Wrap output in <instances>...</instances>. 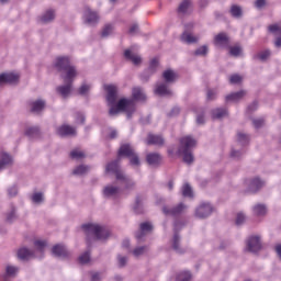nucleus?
Returning a JSON list of instances; mask_svg holds the SVG:
<instances>
[{
	"mask_svg": "<svg viewBox=\"0 0 281 281\" xmlns=\"http://www.w3.org/2000/svg\"><path fill=\"white\" fill-rule=\"evenodd\" d=\"M81 229L86 235L88 250L79 257V262L80 265H87L91 261V245H93V240H106L111 236V231L106 226L93 223L82 224Z\"/></svg>",
	"mask_w": 281,
	"mask_h": 281,
	"instance_id": "1",
	"label": "nucleus"
},
{
	"mask_svg": "<svg viewBox=\"0 0 281 281\" xmlns=\"http://www.w3.org/2000/svg\"><path fill=\"white\" fill-rule=\"evenodd\" d=\"M194 148H196V139L192 136H184L180 139L178 154L182 155V159L188 166H192V164H194V154H192Z\"/></svg>",
	"mask_w": 281,
	"mask_h": 281,
	"instance_id": "2",
	"label": "nucleus"
},
{
	"mask_svg": "<svg viewBox=\"0 0 281 281\" xmlns=\"http://www.w3.org/2000/svg\"><path fill=\"white\" fill-rule=\"evenodd\" d=\"M54 67L60 74L61 78H76L78 76L76 66L71 65V60L67 56L57 57Z\"/></svg>",
	"mask_w": 281,
	"mask_h": 281,
	"instance_id": "3",
	"label": "nucleus"
},
{
	"mask_svg": "<svg viewBox=\"0 0 281 281\" xmlns=\"http://www.w3.org/2000/svg\"><path fill=\"white\" fill-rule=\"evenodd\" d=\"M117 158L119 159H128L130 165L134 168H139L142 166V161L139 160V155L135 151V147L131 143H123L121 144L117 150Z\"/></svg>",
	"mask_w": 281,
	"mask_h": 281,
	"instance_id": "4",
	"label": "nucleus"
},
{
	"mask_svg": "<svg viewBox=\"0 0 281 281\" xmlns=\"http://www.w3.org/2000/svg\"><path fill=\"white\" fill-rule=\"evenodd\" d=\"M183 223L181 221H176L173 224V236L171 238V249L175 250L179 256L186 254V248L181 247V235L179 234Z\"/></svg>",
	"mask_w": 281,
	"mask_h": 281,
	"instance_id": "5",
	"label": "nucleus"
},
{
	"mask_svg": "<svg viewBox=\"0 0 281 281\" xmlns=\"http://www.w3.org/2000/svg\"><path fill=\"white\" fill-rule=\"evenodd\" d=\"M83 23L85 25H89L90 27H95L100 23V13L91 7H85L83 9Z\"/></svg>",
	"mask_w": 281,
	"mask_h": 281,
	"instance_id": "6",
	"label": "nucleus"
},
{
	"mask_svg": "<svg viewBox=\"0 0 281 281\" xmlns=\"http://www.w3.org/2000/svg\"><path fill=\"white\" fill-rule=\"evenodd\" d=\"M120 111H125L127 120H131L133 117V114L135 113V103L133 99H120L117 102H115Z\"/></svg>",
	"mask_w": 281,
	"mask_h": 281,
	"instance_id": "7",
	"label": "nucleus"
},
{
	"mask_svg": "<svg viewBox=\"0 0 281 281\" xmlns=\"http://www.w3.org/2000/svg\"><path fill=\"white\" fill-rule=\"evenodd\" d=\"M64 80V85L56 88V92L61 95V98H69L71 94V88L74 87V80H76V77H64L61 78Z\"/></svg>",
	"mask_w": 281,
	"mask_h": 281,
	"instance_id": "8",
	"label": "nucleus"
},
{
	"mask_svg": "<svg viewBox=\"0 0 281 281\" xmlns=\"http://www.w3.org/2000/svg\"><path fill=\"white\" fill-rule=\"evenodd\" d=\"M212 212H214V206L210 202H202L195 207V217L201 220L207 218L212 216Z\"/></svg>",
	"mask_w": 281,
	"mask_h": 281,
	"instance_id": "9",
	"label": "nucleus"
},
{
	"mask_svg": "<svg viewBox=\"0 0 281 281\" xmlns=\"http://www.w3.org/2000/svg\"><path fill=\"white\" fill-rule=\"evenodd\" d=\"M262 249V241H260V236H250L246 240V251H249L250 254H258Z\"/></svg>",
	"mask_w": 281,
	"mask_h": 281,
	"instance_id": "10",
	"label": "nucleus"
},
{
	"mask_svg": "<svg viewBox=\"0 0 281 281\" xmlns=\"http://www.w3.org/2000/svg\"><path fill=\"white\" fill-rule=\"evenodd\" d=\"M153 232V224L150 222H144L139 225V229L135 233V238L137 243H144L146 240V235Z\"/></svg>",
	"mask_w": 281,
	"mask_h": 281,
	"instance_id": "11",
	"label": "nucleus"
},
{
	"mask_svg": "<svg viewBox=\"0 0 281 281\" xmlns=\"http://www.w3.org/2000/svg\"><path fill=\"white\" fill-rule=\"evenodd\" d=\"M52 256H54V258H59L60 260H67V258H70L71 252L67 249V246L57 244L52 248Z\"/></svg>",
	"mask_w": 281,
	"mask_h": 281,
	"instance_id": "12",
	"label": "nucleus"
},
{
	"mask_svg": "<svg viewBox=\"0 0 281 281\" xmlns=\"http://www.w3.org/2000/svg\"><path fill=\"white\" fill-rule=\"evenodd\" d=\"M246 183L248 186L247 192L250 194H256L257 192H260L262 188H265V181L258 177L248 180Z\"/></svg>",
	"mask_w": 281,
	"mask_h": 281,
	"instance_id": "13",
	"label": "nucleus"
},
{
	"mask_svg": "<svg viewBox=\"0 0 281 281\" xmlns=\"http://www.w3.org/2000/svg\"><path fill=\"white\" fill-rule=\"evenodd\" d=\"M56 135H58V137H76L78 133L76 132V127L63 124L56 128Z\"/></svg>",
	"mask_w": 281,
	"mask_h": 281,
	"instance_id": "14",
	"label": "nucleus"
},
{
	"mask_svg": "<svg viewBox=\"0 0 281 281\" xmlns=\"http://www.w3.org/2000/svg\"><path fill=\"white\" fill-rule=\"evenodd\" d=\"M121 162H122V160L116 157V159L110 161L105 166V172L115 175V178L117 180V175H124V171H122V169L120 168Z\"/></svg>",
	"mask_w": 281,
	"mask_h": 281,
	"instance_id": "15",
	"label": "nucleus"
},
{
	"mask_svg": "<svg viewBox=\"0 0 281 281\" xmlns=\"http://www.w3.org/2000/svg\"><path fill=\"white\" fill-rule=\"evenodd\" d=\"M183 210H186V204L183 203H179L178 205L168 209V206H164L162 207V212L164 214H166V216H181V214H183Z\"/></svg>",
	"mask_w": 281,
	"mask_h": 281,
	"instance_id": "16",
	"label": "nucleus"
},
{
	"mask_svg": "<svg viewBox=\"0 0 281 281\" xmlns=\"http://www.w3.org/2000/svg\"><path fill=\"white\" fill-rule=\"evenodd\" d=\"M104 89L108 92V95H106L108 104H115V102H117V86L106 85L104 86Z\"/></svg>",
	"mask_w": 281,
	"mask_h": 281,
	"instance_id": "17",
	"label": "nucleus"
},
{
	"mask_svg": "<svg viewBox=\"0 0 281 281\" xmlns=\"http://www.w3.org/2000/svg\"><path fill=\"white\" fill-rule=\"evenodd\" d=\"M16 276H19V267L8 265L5 267L4 273L0 276V278L2 279V281H10L14 280Z\"/></svg>",
	"mask_w": 281,
	"mask_h": 281,
	"instance_id": "18",
	"label": "nucleus"
},
{
	"mask_svg": "<svg viewBox=\"0 0 281 281\" xmlns=\"http://www.w3.org/2000/svg\"><path fill=\"white\" fill-rule=\"evenodd\" d=\"M168 87H170V85L168 83H157L155 93H157V95H160V98H172V90H170Z\"/></svg>",
	"mask_w": 281,
	"mask_h": 281,
	"instance_id": "19",
	"label": "nucleus"
},
{
	"mask_svg": "<svg viewBox=\"0 0 281 281\" xmlns=\"http://www.w3.org/2000/svg\"><path fill=\"white\" fill-rule=\"evenodd\" d=\"M120 195V187L108 184L103 188L104 199H116Z\"/></svg>",
	"mask_w": 281,
	"mask_h": 281,
	"instance_id": "20",
	"label": "nucleus"
},
{
	"mask_svg": "<svg viewBox=\"0 0 281 281\" xmlns=\"http://www.w3.org/2000/svg\"><path fill=\"white\" fill-rule=\"evenodd\" d=\"M214 45H216L217 47H223V48L229 47V36H227V33H225V32L218 33L214 37Z\"/></svg>",
	"mask_w": 281,
	"mask_h": 281,
	"instance_id": "21",
	"label": "nucleus"
},
{
	"mask_svg": "<svg viewBox=\"0 0 281 281\" xmlns=\"http://www.w3.org/2000/svg\"><path fill=\"white\" fill-rule=\"evenodd\" d=\"M116 181H119L121 186H124L125 190H133V188H135V181L126 176V173H119Z\"/></svg>",
	"mask_w": 281,
	"mask_h": 281,
	"instance_id": "22",
	"label": "nucleus"
},
{
	"mask_svg": "<svg viewBox=\"0 0 281 281\" xmlns=\"http://www.w3.org/2000/svg\"><path fill=\"white\" fill-rule=\"evenodd\" d=\"M162 157L159 153H149L146 155V161L148 166H153L154 168H157L161 165Z\"/></svg>",
	"mask_w": 281,
	"mask_h": 281,
	"instance_id": "23",
	"label": "nucleus"
},
{
	"mask_svg": "<svg viewBox=\"0 0 281 281\" xmlns=\"http://www.w3.org/2000/svg\"><path fill=\"white\" fill-rule=\"evenodd\" d=\"M177 78H179V76L172 69H167L162 72V80H165L162 83L165 85H175L177 82Z\"/></svg>",
	"mask_w": 281,
	"mask_h": 281,
	"instance_id": "24",
	"label": "nucleus"
},
{
	"mask_svg": "<svg viewBox=\"0 0 281 281\" xmlns=\"http://www.w3.org/2000/svg\"><path fill=\"white\" fill-rule=\"evenodd\" d=\"M132 100L133 102H146V92H144V88L135 87L132 90Z\"/></svg>",
	"mask_w": 281,
	"mask_h": 281,
	"instance_id": "25",
	"label": "nucleus"
},
{
	"mask_svg": "<svg viewBox=\"0 0 281 281\" xmlns=\"http://www.w3.org/2000/svg\"><path fill=\"white\" fill-rule=\"evenodd\" d=\"M14 162L12 156L5 151H1L0 154V172L1 170H5L8 166H12Z\"/></svg>",
	"mask_w": 281,
	"mask_h": 281,
	"instance_id": "26",
	"label": "nucleus"
},
{
	"mask_svg": "<svg viewBox=\"0 0 281 281\" xmlns=\"http://www.w3.org/2000/svg\"><path fill=\"white\" fill-rule=\"evenodd\" d=\"M19 81V75L13 72H3L0 75V85H12V82Z\"/></svg>",
	"mask_w": 281,
	"mask_h": 281,
	"instance_id": "27",
	"label": "nucleus"
},
{
	"mask_svg": "<svg viewBox=\"0 0 281 281\" xmlns=\"http://www.w3.org/2000/svg\"><path fill=\"white\" fill-rule=\"evenodd\" d=\"M124 58L125 60H131L136 67L142 65V56L134 54L132 49L124 50Z\"/></svg>",
	"mask_w": 281,
	"mask_h": 281,
	"instance_id": "28",
	"label": "nucleus"
},
{
	"mask_svg": "<svg viewBox=\"0 0 281 281\" xmlns=\"http://www.w3.org/2000/svg\"><path fill=\"white\" fill-rule=\"evenodd\" d=\"M166 140L161 135L148 134L147 144L148 146H164Z\"/></svg>",
	"mask_w": 281,
	"mask_h": 281,
	"instance_id": "29",
	"label": "nucleus"
},
{
	"mask_svg": "<svg viewBox=\"0 0 281 281\" xmlns=\"http://www.w3.org/2000/svg\"><path fill=\"white\" fill-rule=\"evenodd\" d=\"M144 195H136L135 203L133 205V212L136 214H144Z\"/></svg>",
	"mask_w": 281,
	"mask_h": 281,
	"instance_id": "30",
	"label": "nucleus"
},
{
	"mask_svg": "<svg viewBox=\"0 0 281 281\" xmlns=\"http://www.w3.org/2000/svg\"><path fill=\"white\" fill-rule=\"evenodd\" d=\"M227 109L226 108H216L211 111L212 120H223V117H227Z\"/></svg>",
	"mask_w": 281,
	"mask_h": 281,
	"instance_id": "31",
	"label": "nucleus"
},
{
	"mask_svg": "<svg viewBox=\"0 0 281 281\" xmlns=\"http://www.w3.org/2000/svg\"><path fill=\"white\" fill-rule=\"evenodd\" d=\"M190 5H192V1L191 0H183L182 2H180L177 12L180 16H186V14H188V11L190 10Z\"/></svg>",
	"mask_w": 281,
	"mask_h": 281,
	"instance_id": "32",
	"label": "nucleus"
},
{
	"mask_svg": "<svg viewBox=\"0 0 281 281\" xmlns=\"http://www.w3.org/2000/svg\"><path fill=\"white\" fill-rule=\"evenodd\" d=\"M31 113H41L45 109V101L36 100L30 103Z\"/></svg>",
	"mask_w": 281,
	"mask_h": 281,
	"instance_id": "33",
	"label": "nucleus"
},
{
	"mask_svg": "<svg viewBox=\"0 0 281 281\" xmlns=\"http://www.w3.org/2000/svg\"><path fill=\"white\" fill-rule=\"evenodd\" d=\"M89 170H91V168L89 166L79 165L72 170V175L75 177H85V175L89 173Z\"/></svg>",
	"mask_w": 281,
	"mask_h": 281,
	"instance_id": "34",
	"label": "nucleus"
},
{
	"mask_svg": "<svg viewBox=\"0 0 281 281\" xmlns=\"http://www.w3.org/2000/svg\"><path fill=\"white\" fill-rule=\"evenodd\" d=\"M181 41H182V43H187V45H192V43H198L199 38L194 37L192 33H190V32H188V30H186L181 34Z\"/></svg>",
	"mask_w": 281,
	"mask_h": 281,
	"instance_id": "35",
	"label": "nucleus"
},
{
	"mask_svg": "<svg viewBox=\"0 0 281 281\" xmlns=\"http://www.w3.org/2000/svg\"><path fill=\"white\" fill-rule=\"evenodd\" d=\"M245 91L240 90L231 94H227L225 100L226 102H238V100H243L245 98Z\"/></svg>",
	"mask_w": 281,
	"mask_h": 281,
	"instance_id": "36",
	"label": "nucleus"
},
{
	"mask_svg": "<svg viewBox=\"0 0 281 281\" xmlns=\"http://www.w3.org/2000/svg\"><path fill=\"white\" fill-rule=\"evenodd\" d=\"M34 256V251L30 250L29 248H20L18 250V258L20 260H30Z\"/></svg>",
	"mask_w": 281,
	"mask_h": 281,
	"instance_id": "37",
	"label": "nucleus"
},
{
	"mask_svg": "<svg viewBox=\"0 0 281 281\" xmlns=\"http://www.w3.org/2000/svg\"><path fill=\"white\" fill-rule=\"evenodd\" d=\"M229 14L233 19H243V7L233 4L229 9Z\"/></svg>",
	"mask_w": 281,
	"mask_h": 281,
	"instance_id": "38",
	"label": "nucleus"
},
{
	"mask_svg": "<svg viewBox=\"0 0 281 281\" xmlns=\"http://www.w3.org/2000/svg\"><path fill=\"white\" fill-rule=\"evenodd\" d=\"M38 135H41V128H38V126H32L25 130V136L30 139H35Z\"/></svg>",
	"mask_w": 281,
	"mask_h": 281,
	"instance_id": "39",
	"label": "nucleus"
},
{
	"mask_svg": "<svg viewBox=\"0 0 281 281\" xmlns=\"http://www.w3.org/2000/svg\"><path fill=\"white\" fill-rule=\"evenodd\" d=\"M56 19V13L54 10H47L41 18L42 23H52Z\"/></svg>",
	"mask_w": 281,
	"mask_h": 281,
	"instance_id": "40",
	"label": "nucleus"
},
{
	"mask_svg": "<svg viewBox=\"0 0 281 281\" xmlns=\"http://www.w3.org/2000/svg\"><path fill=\"white\" fill-rule=\"evenodd\" d=\"M237 144L247 146V144H249V135L243 132H237Z\"/></svg>",
	"mask_w": 281,
	"mask_h": 281,
	"instance_id": "41",
	"label": "nucleus"
},
{
	"mask_svg": "<svg viewBox=\"0 0 281 281\" xmlns=\"http://www.w3.org/2000/svg\"><path fill=\"white\" fill-rule=\"evenodd\" d=\"M177 281H190L192 280V273L190 271H180L176 276Z\"/></svg>",
	"mask_w": 281,
	"mask_h": 281,
	"instance_id": "42",
	"label": "nucleus"
},
{
	"mask_svg": "<svg viewBox=\"0 0 281 281\" xmlns=\"http://www.w3.org/2000/svg\"><path fill=\"white\" fill-rule=\"evenodd\" d=\"M267 214V206L265 204H257L254 206L255 216H265Z\"/></svg>",
	"mask_w": 281,
	"mask_h": 281,
	"instance_id": "43",
	"label": "nucleus"
},
{
	"mask_svg": "<svg viewBox=\"0 0 281 281\" xmlns=\"http://www.w3.org/2000/svg\"><path fill=\"white\" fill-rule=\"evenodd\" d=\"M157 69H159V58L155 57L149 61L147 70L151 74H157Z\"/></svg>",
	"mask_w": 281,
	"mask_h": 281,
	"instance_id": "44",
	"label": "nucleus"
},
{
	"mask_svg": "<svg viewBox=\"0 0 281 281\" xmlns=\"http://www.w3.org/2000/svg\"><path fill=\"white\" fill-rule=\"evenodd\" d=\"M270 56H271V50L266 49L255 55L254 59L255 60L258 59V60H261V63H265V60H267Z\"/></svg>",
	"mask_w": 281,
	"mask_h": 281,
	"instance_id": "45",
	"label": "nucleus"
},
{
	"mask_svg": "<svg viewBox=\"0 0 281 281\" xmlns=\"http://www.w3.org/2000/svg\"><path fill=\"white\" fill-rule=\"evenodd\" d=\"M207 54H210V48L207 47V45H202L199 48H196L193 53V55L195 56H202L205 57L207 56Z\"/></svg>",
	"mask_w": 281,
	"mask_h": 281,
	"instance_id": "46",
	"label": "nucleus"
},
{
	"mask_svg": "<svg viewBox=\"0 0 281 281\" xmlns=\"http://www.w3.org/2000/svg\"><path fill=\"white\" fill-rule=\"evenodd\" d=\"M155 76L154 72H151L150 70H148V68H146L140 75L139 78L142 80V82H148V80H150V77Z\"/></svg>",
	"mask_w": 281,
	"mask_h": 281,
	"instance_id": "47",
	"label": "nucleus"
},
{
	"mask_svg": "<svg viewBox=\"0 0 281 281\" xmlns=\"http://www.w3.org/2000/svg\"><path fill=\"white\" fill-rule=\"evenodd\" d=\"M146 251H148V246L136 247L133 250V256H135V258H139V256H144V254H146Z\"/></svg>",
	"mask_w": 281,
	"mask_h": 281,
	"instance_id": "48",
	"label": "nucleus"
},
{
	"mask_svg": "<svg viewBox=\"0 0 281 281\" xmlns=\"http://www.w3.org/2000/svg\"><path fill=\"white\" fill-rule=\"evenodd\" d=\"M182 195L189 199H192V196H194V193H192V187H190V184L186 183L182 187Z\"/></svg>",
	"mask_w": 281,
	"mask_h": 281,
	"instance_id": "49",
	"label": "nucleus"
},
{
	"mask_svg": "<svg viewBox=\"0 0 281 281\" xmlns=\"http://www.w3.org/2000/svg\"><path fill=\"white\" fill-rule=\"evenodd\" d=\"M112 34H113V25L106 24L101 32L102 38H108V36H111Z\"/></svg>",
	"mask_w": 281,
	"mask_h": 281,
	"instance_id": "50",
	"label": "nucleus"
},
{
	"mask_svg": "<svg viewBox=\"0 0 281 281\" xmlns=\"http://www.w3.org/2000/svg\"><path fill=\"white\" fill-rule=\"evenodd\" d=\"M15 220H16V207L12 206L11 211L7 214L5 221L12 224V222Z\"/></svg>",
	"mask_w": 281,
	"mask_h": 281,
	"instance_id": "51",
	"label": "nucleus"
},
{
	"mask_svg": "<svg viewBox=\"0 0 281 281\" xmlns=\"http://www.w3.org/2000/svg\"><path fill=\"white\" fill-rule=\"evenodd\" d=\"M229 47V54L231 56H234L235 58H238L240 54L243 53V48L240 46H228Z\"/></svg>",
	"mask_w": 281,
	"mask_h": 281,
	"instance_id": "52",
	"label": "nucleus"
},
{
	"mask_svg": "<svg viewBox=\"0 0 281 281\" xmlns=\"http://www.w3.org/2000/svg\"><path fill=\"white\" fill-rule=\"evenodd\" d=\"M127 262H128V257L117 255V265H119L120 269H124V267L127 265Z\"/></svg>",
	"mask_w": 281,
	"mask_h": 281,
	"instance_id": "53",
	"label": "nucleus"
},
{
	"mask_svg": "<svg viewBox=\"0 0 281 281\" xmlns=\"http://www.w3.org/2000/svg\"><path fill=\"white\" fill-rule=\"evenodd\" d=\"M196 124L200 126L205 124V110H201L200 113L196 114Z\"/></svg>",
	"mask_w": 281,
	"mask_h": 281,
	"instance_id": "54",
	"label": "nucleus"
},
{
	"mask_svg": "<svg viewBox=\"0 0 281 281\" xmlns=\"http://www.w3.org/2000/svg\"><path fill=\"white\" fill-rule=\"evenodd\" d=\"M243 155H245V150L240 149V150H237V149H232L231 151V157L232 159H240L243 157Z\"/></svg>",
	"mask_w": 281,
	"mask_h": 281,
	"instance_id": "55",
	"label": "nucleus"
},
{
	"mask_svg": "<svg viewBox=\"0 0 281 281\" xmlns=\"http://www.w3.org/2000/svg\"><path fill=\"white\" fill-rule=\"evenodd\" d=\"M32 201L33 203H36L37 205L43 203L44 198H43V193L41 192H36L32 195Z\"/></svg>",
	"mask_w": 281,
	"mask_h": 281,
	"instance_id": "56",
	"label": "nucleus"
},
{
	"mask_svg": "<svg viewBox=\"0 0 281 281\" xmlns=\"http://www.w3.org/2000/svg\"><path fill=\"white\" fill-rule=\"evenodd\" d=\"M85 157V153L79 151L77 149H74L72 151H70V158L71 159H83Z\"/></svg>",
	"mask_w": 281,
	"mask_h": 281,
	"instance_id": "57",
	"label": "nucleus"
},
{
	"mask_svg": "<svg viewBox=\"0 0 281 281\" xmlns=\"http://www.w3.org/2000/svg\"><path fill=\"white\" fill-rule=\"evenodd\" d=\"M89 91H91V85L83 83L79 88V95H87V93H89Z\"/></svg>",
	"mask_w": 281,
	"mask_h": 281,
	"instance_id": "58",
	"label": "nucleus"
},
{
	"mask_svg": "<svg viewBox=\"0 0 281 281\" xmlns=\"http://www.w3.org/2000/svg\"><path fill=\"white\" fill-rule=\"evenodd\" d=\"M268 32H270V34H281V29L278 24H272L268 26Z\"/></svg>",
	"mask_w": 281,
	"mask_h": 281,
	"instance_id": "59",
	"label": "nucleus"
},
{
	"mask_svg": "<svg viewBox=\"0 0 281 281\" xmlns=\"http://www.w3.org/2000/svg\"><path fill=\"white\" fill-rule=\"evenodd\" d=\"M109 106H111L109 110V115H111V116L117 115V113H120V111H121L120 108L116 105V103L109 104Z\"/></svg>",
	"mask_w": 281,
	"mask_h": 281,
	"instance_id": "60",
	"label": "nucleus"
},
{
	"mask_svg": "<svg viewBox=\"0 0 281 281\" xmlns=\"http://www.w3.org/2000/svg\"><path fill=\"white\" fill-rule=\"evenodd\" d=\"M34 245L37 247L38 251H44L45 247H47V241H45V240H35Z\"/></svg>",
	"mask_w": 281,
	"mask_h": 281,
	"instance_id": "61",
	"label": "nucleus"
},
{
	"mask_svg": "<svg viewBox=\"0 0 281 281\" xmlns=\"http://www.w3.org/2000/svg\"><path fill=\"white\" fill-rule=\"evenodd\" d=\"M246 218L247 217L245 216L244 213H237L236 221H235L236 225H243Z\"/></svg>",
	"mask_w": 281,
	"mask_h": 281,
	"instance_id": "62",
	"label": "nucleus"
},
{
	"mask_svg": "<svg viewBox=\"0 0 281 281\" xmlns=\"http://www.w3.org/2000/svg\"><path fill=\"white\" fill-rule=\"evenodd\" d=\"M16 194H19V189L16 188V186L10 187L8 189V196H10L11 199L13 196H16Z\"/></svg>",
	"mask_w": 281,
	"mask_h": 281,
	"instance_id": "63",
	"label": "nucleus"
},
{
	"mask_svg": "<svg viewBox=\"0 0 281 281\" xmlns=\"http://www.w3.org/2000/svg\"><path fill=\"white\" fill-rule=\"evenodd\" d=\"M255 111H258V101H254L247 106V113H254Z\"/></svg>",
	"mask_w": 281,
	"mask_h": 281,
	"instance_id": "64",
	"label": "nucleus"
}]
</instances>
